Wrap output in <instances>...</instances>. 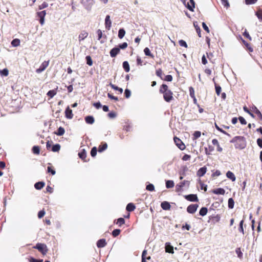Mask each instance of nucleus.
Returning a JSON list of instances; mask_svg holds the SVG:
<instances>
[{
	"label": "nucleus",
	"instance_id": "1",
	"mask_svg": "<svg viewBox=\"0 0 262 262\" xmlns=\"http://www.w3.org/2000/svg\"><path fill=\"white\" fill-rule=\"evenodd\" d=\"M159 92L163 95L164 100L167 102H170L174 99L172 92L169 89L168 85L166 84H162L161 85Z\"/></svg>",
	"mask_w": 262,
	"mask_h": 262
},
{
	"label": "nucleus",
	"instance_id": "2",
	"mask_svg": "<svg viewBox=\"0 0 262 262\" xmlns=\"http://www.w3.org/2000/svg\"><path fill=\"white\" fill-rule=\"evenodd\" d=\"M33 248L37 249L43 255H45L48 251L47 245L42 243H37Z\"/></svg>",
	"mask_w": 262,
	"mask_h": 262
},
{
	"label": "nucleus",
	"instance_id": "3",
	"mask_svg": "<svg viewBox=\"0 0 262 262\" xmlns=\"http://www.w3.org/2000/svg\"><path fill=\"white\" fill-rule=\"evenodd\" d=\"M174 142L178 147L183 150L185 148V145L183 142L179 138L174 137L173 138Z\"/></svg>",
	"mask_w": 262,
	"mask_h": 262
},
{
	"label": "nucleus",
	"instance_id": "4",
	"mask_svg": "<svg viewBox=\"0 0 262 262\" xmlns=\"http://www.w3.org/2000/svg\"><path fill=\"white\" fill-rule=\"evenodd\" d=\"M46 15V10H43L37 13V16L39 18V23L42 25L45 23V17Z\"/></svg>",
	"mask_w": 262,
	"mask_h": 262
},
{
	"label": "nucleus",
	"instance_id": "5",
	"mask_svg": "<svg viewBox=\"0 0 262 262\" xmlns=\"http://www.w3.org/2000/svg\"><path fill=\"white\" fill-rule=\"evenodd\" d=\"M198 207L199 205L196 204H190L187 207V211L189 213L193 214L196 212Z\"/></svg>",
	"mask_w": 262,
	"mask_h": 262
},
{
	"label": "nucleus",
	"instance_id": "6",
	"mask_svg": "<svg viewBox=\"0 0 262 262\" xmlns=\"http://www.w3.org/2000/svg\"><path fill=\"white\" fill-rule=\"evenodd\" d=\"M49 60L43 61L39 68L36 69V72L37 73H40L43 71L49 66Z\"/></svg>",
	"mask_w": 262,
	"mask_h": 262
},
{
	"label": "nucleus",
	"instance_id": "7",
	"mask_svg": "<svg viewBox=\"0 0 262 262\" xmlns=\"http://www.w3.org/2000/svg\"><path fill=\"white\" fill-rule=\"evenodd\" d=\"M185 198L189 201L199 202V199L196 194H191L185 196Z\"/></svg>",
	"mask_w": 262,
	"mask_h": 262
},
{
	"label": "nucleus",
	"instance_id": "8",
	"mask_svg": "<svg viewBox=\"0 0 262 262\" xmlns=\"http://www.w3.org/2000/svg\"><path fill=\"white\" fill-rule=\"evenodd\" d=\"M120 52V50L118 47L113 48L110 52V56L112 57H115Z\"/></svg>",
	"mask_w": 262,
	"mask_h": 262
},
{
	"label": "nucleus",
	"instance_id": "9",
	"mask_svg": "<svg viewBox=\"0 0 262 262\" xmlns=\"http://www.w3.org/2000/svg\"><path fill=\"white\" fill-rule=\"evenodd\" d=\"M65 116L67 119H71L73 117L72 110L68 106L65 111Z\"/></svg>",
	"mask_w": 262,
	"mask_h": 262
},
{
	"label": "nucleus",
	"instance_id": "10",
	"mask_svg": "<svg viewBox=\"0 0 262 262\" xmlns=\"http://www.w3.org/2000/svg\"><path fill=\"white\" fill-rule=\"evenodd\" d=\"M112 26V21L110 19V16L107 15L106 16L105 19V28L109 30L111 27Z\"/></svg>",
	"mask_w": 262,
	"mask_h": 262
},
{
	"label": "nucleus",
	"instance_id": "11",
	"mask_svg": "<svg viewBox=\"0 0 262 262\" xmlns=\"http://www.w3.org/2000/svg\"><path fill=\"white\" fill-rule=\"evenodd\" d=\"M188 168L187 166H183L181 167L179 173L180 174V179L182 180L183 178V176L185 174V173L188 171Z\"/></svg>",
	"mask_w": 262,
	"mask_h": 262
},
{
	"label": "nucleus",
	"instance_id": "12",
	"mask_svg": "<svg viewBox=\"0 0 262 262\" xmlns=\"http://www.w3.org/2000/svg\"><path fill=\"white\" fill-rule=\"evenodd\" d=\"M187 8L190 11L193 12L194 8H195V2L194 0H189V2L187 3Z\"/></svg>",
	"mask_w": 262,
	"mask_h": 262
},
{
	"label": "nucleus",
	"instance_id": "13",
	"mask_svg": "<svg viewBox=\"0 0 262 262\" xmlns=\"http://www.w3.org/2000/svg\"><path fill=\"white\" fill-rule=\"evenodd\" d=\"M105 239L102 238L98 240L97 242V246L98 248H103L106 245Z\"/></svg>",
	"mask_w": 262,
	"mask_h": 262
},
{
	"label": "nucleus",
	"instance_id": "14",
	"mask_svg": "<svg viewBox=\"0 0 262 262\" xmlns=\"http://www.w3.org/2000/svg\"><path fill=\"white\" fill-rule=\"evenodd\" d=\"M161 207L163 210H169L171 208V206L169 203L167 201H164L162 202L161 204Z\"/></svg>",
	"mask_w": 262,
	"mask_h": 262
},
{
	"label": "nucleus",
	"instance_id": "15",
	"mask_svg": "<svg viewBox=\"0 0 262 262\" xmlns=\"http://www.w3.org/2000/svg\"><path fill=\"white\" fill-rule=\"evenodd\" d=\"M242 42L245 46V48L246 49V50L249 51V52H252L253 51V49L252 47H251L250 43H248L246 41H245L244 39H242Z\"/></svg>",
	"mask_w": 262,
	"mask_h": 262
},
{
	"label": "nucleus",
	"instance_id": "16",
	"mask_svg": "<svg viewBox=\"0 0 262 262\" xmlns=\"http://www.w3.org/2000/svg\"><path fill=\"white\" fill-rule=\"evenodd\" d=\"M212 193L216 194H222L224 195L225 193V190L222 188H219L216 189H213L212 190Z\"/></svg>",
	"mask_w": 262,
	"mask_h": 262
},
{
	"label": "nucleus",
	"instance_id": "17",
	"mask_svg": "<svg viewBox=\"0 0 262 262\" xmlns=\"http://www.w3.org/2000/svg\"><path fill=\"white\" fill-rule=\"evenodd\" d=\"M207 171V168L204 166L200 168L197 171V176L199 177H202L204 176Z\"/></svg>",
	"mask_w": 262,
	"mask_h": 262
},
{
	"label": "nucleus",
	"instance_id": "18",
	"mask_svg": "<svg viewBox=\"0 0 262 262\" xmlns=\"http://www.w3.org/2000/svg\"><path fill=\"white\" fill-rule=\"evenodd\" d=\"M88 36V33L85 31H83L81 32V33L79 35V40L80 41L81 40H84L85 38Z\"/></svg>",
	"mask_w": 262,
	"mask_h": 262
},
{
	"label": "nucleus",
	"instance_id": "19",
	"mask_svg": "<svg viewBox=\"0 0 262 262\" xmlns=\"http://www.w3.org/2000/svg\"><path fill=\"white\" fill-rule=\"evenodd\" d=\"M212 143L214 145L216 146L217 147V150L218 151L221 152L222 151V148L220 146V144L218 142V140L216 139H214L212 140Z\"/></svg>",
	"mask_w": 262,
	"mask_h": 262
},
{
	"label": "nucleus",
	"instance_id": "20",
	"mask_svg": "<svg viewBox=\"0 0 262 262\" xmlns=\"http://www.w3.org/2000/svg\"><path fill=\"white\" fill-rule=\"evenodd\" d=\"M135 205L132 203H128L126 207V210L128 212L133 211L135 209Z\"/></svg>",
	"mask_w": 262,
	"mask_h": 262
},
{
	"label": "nucleus",
	"instance_id": "21",
	"mask_svg": "<svg viewBox=\"0 0 262 262\" xmlns=\"http://www.w3.org/2000/svg\"><path fill=\"white\" fill-rule=\"evenodd\" d=\"M85 121L86 123L90 124H92L94 123L95 120H94V118L93 116H88L85 117Z\"/></svg>",
	"mask_w": 262,
	"mask_h": 262
},
{
	"label": "nucleus",
	"instance_id": "22",
	"mask_svg": "<svg viewBox=\"0 0 262 262\" xmlns=\"http://www.w3.org/2000/svg\"><path fill=\"white\" fill-rule=\"evenodd\" d=\"M185 183L184 181L180 182L179 184H177L176 186V190L177 192H180L182 190V188L184 186Z\"/></svg>",
	"mask_w": 262,
	"mask_h": 262
},
{
	"label": "nucleus",
	"instance_id": "23",
	"mask_svg": "<svg viewBox=\"0 0 262 262\" xmlns=\"http://www.w3.org/2000/svg\"><path fill=\"white\" fill-rule=\"evenodd\" d=\"M81 3L86 8H89L93 4V0H82Z\"/></svg>",
	"mask_w": 262,
	"mask_h": 262
},
{
	"label": "nucleus",
	"instance_id": "24",
	"mask_svg": "<svg viewBox=\"0 0 262 262\" xmlns=\"http://www.w3.org/2000/svg\"><path fill=\"white\" fill-rule=\"evenodd\" d=\"M57 88L50 90L47 94V96H49L50 98H53L57 94Z\"/></svg>",
	"mask_w": 262,
	"mask_h": 262
},
{
	"label": "nucleus",
	"instance_id": "25",
	"mask_svg": "<svg viewBox=\"0 0 262 262\" xmlns=\"http://www.w3.org/2000/svg\"><path fill=\"white\" fill-rule=\"evenodd\" d=\"M147 250H143L142 254V261L141 262H146V259L149 260L151 257L150 256H148L147 257H146V255H147Z\"/></svg>",
	"mask_w": 262,
	"mask_h": 262
},
{
	"label": "nucleus",
	"instance_id": "26",
	"mask_svg": "<svg viewBox=\"0 0 262 262\" xmlns=\"http://www.w3.org/2000/svg\"><path fill=\"white\" fill-rule=\"evenodd\" d=\"M79 157L83 160L84 161H86V153L84 149H83L78 154Z\"/></svg>",
	"mask_w": 262,
	"mask_h": 262
},
{
	"label": "nucleus",
	"instance_id": "27",
	"mask_svg": "<svg viewBox=\"0 0 262 262\" xmlns=\"http://www.w3.org/2000/svg\"><path fill=\"white\" fill-rule=\"evenodd\" d=\"M198 187L200 188L201 190H203L205 191H206L207 189V185L203 183V181H199Z\"/></svg>",
	"mask_w": 262,
	"mask_h": 262
},
{
	"label": "nucleus",
	"instance_id": "28",
	"mask_svg": "<svg viewBox=\"0 0 262 262\" xmlns=\"http://www.w3.org/2000/svg\"><path fill=\"white\" fill-rule=\"evenodd\" d=\"M253 112L258 116L260 120L262 121V114L256 106L252 107Z\"/></svg>",
	"mask_w": 262,
	"mask_h": 262
},
{
	"label": "nucleus",
	"instance_id": "29",
	"mask_svg": "<svg viewBox=\"0 0 262 262\" xmlns=\"http://www.w3.org/2000/svg\"><path fill=\"white\" fill-rule=\"evenodd\" d=\"M123 68L126 72H128L130 70V67L128 62L125 61L122 63Z\"/></svg>",
	"mask_w": 262,
	"mask_h": 262
},
{
	"label": "nucleus",
	"instance_id": "30",
	"mask_svg": "<svg viewBox=\"0 0 262 262\" xmlns=\"http://www.w3.org/2000/svg\"><path fill=\"white\" fill-rule=\"evenodd\" d=\"M45 185V183L42 181H39L35 183L34 187L36 189H41Z\"/></svg>",
	"mask_w": 262,
	"mask_h": 262
},
{
	"label": "nucleus",
	"instance_id": "31",
	"mask_svg": "<svg viewBox=\"0 0 262 262\" xmlns=\"http://www.w3.org/2000/svg\"><path fill=\"white\" fill-rule=\"evenodd\" d=\"M144 52L146 56H149L152 58L154 57V55L152 53H151V52L148 48H145L144 49Z\"/></svg>",
	"mask_w": 262,
	"mask_h": 262
},
{
	"label": "nucleus",
	"instance_id": "32",
	"mask_svg": "<svg viewBox=\"0 0 262 262\" xmlns=\"http://www.w3.org/2000/svg\"><path fill=\"white\" fill-rule=\"evenodd\" d=\"M208 209L206 207H202L199 211V214L201 216H205L206 215Z\"/></svg>",
	"mask_w": 262,
	"mask_h": 262
},
{
	"label": "nucleus",
	"instance_id": "33",
	"mask_svg": "<svg viewBox=\"0 0 262 262\" xmlns=\"http://www.w3.org/2000/svg\"><path fill=\"white\" fill-rule=\"evenodd\" d=\"M226 176L228 178L231 179V180H235V177L233 173L231 171H228L226 173Z\"/></svg>",
	"mask_w": 262,
	"mask_h": 262
},
{
	"label": "nucleus",
	"instance_id": "34",
	"mask_svg": "<svg viewBox=\"0 0 262 262\" xmlns=\"http://www.w3.org/2000/svg\"><path fill=\"white\" fill-rule=\"evenodd\" d=\"M60 149V145L59 144H56L55 145H54L52 147L51 150L53 152H58L59 151Z\"/></svg>",
	"mask_w": 262,
	"mask_h": 262
},
{
	"label": "nucleus",
	"instance_id": "35",
	"mask_svg": "<svg viewBox=\"0 0 262 262\" xmlns=\"http://www.w3.org/2000/svg\"><path fill=\"white\" fill-rule=\"evenodd\" d=\"M125 34V31L124 29H120L118 32V37L122 39Z\"/></svg>",
	"mask_w": 262,
	"mask_h": 262
},
{
	"label": "nucleus",
	"instance_id": "36",
	"mask_svg": "<svg viewBox=\"0 0 262 262\" xmlns=\"http://www.w3.org/2000/svg\"><path fill=\"white\" fill-rule=\"evenodd\" d=\"M107 145L106 143L101 144L99 145V146L98 147V151L99 152H102V151H104V150H105L107 148Z\"/></svg>",
	"mask_w": 262,
	"mask_h": 262
},
{
	"label": "nucleus",
	"instance_id": "37",
	"mask_svg": "<svg viewBox=\"0 0 262 262\" xmlns=\"http://www.w3.org/2000/svg\"><path fill=\"white\" fill-rule=\"evenodd\" d=\"M228 207L230 209L233 208L234 205V201L232 198L229 199L228 202Z\"/></svg>",
	"mask_w": 262,
	"mask_h": 262
},
{
	"label": "nucleus",
	"instance_id": "38",
	"mask_svg": "<svg viewBox=\"0 0 262 262\" xmlns=\"http://www.w3.org/2000/svg\"><path fill=\"white\" fill-rule=\"evenodd\" d=\"M11 45L13 47H17L20 45V40L16 38L13 39L11 42Z\"/></svg>",
	"mask_w": 262,
	"mask_h": 262
},
{
	"label": "nucleus",
	"instance_id": "39",
	"mask_svg": "<svg viewBox=\"0 0 262 262\" xmlns=\"http://www.w3.org/2000/svg\"><path fill=\"white\" fill-rule=\"evenodd\" d=\"M32 152L35 155H39L40 152V148L38 146H34L32 148Z\"/></svg>",
	"mask_w": 262,
	"mask_h": 262
},
{
	"label": "nucleus",
	"instance_id": "40",
	"mask_svg": "<svg viewBox=\"0 0 262 262\" xmlns=\"http://www.w3.org/2000/svg\"><path fill=\"white\" fill-rule=\"evenodd\" d=\"M110 85L113 89L116 90V91H118L120 92V93H121V94L122 93L123 89L122 88H120L118 86H116L115 85H114L111 83L110 84Z\"/></svg>",
	"mask_w": 262,
	"mask_h": 262
},
{
	"label": "nucleus",
	"instance_id": "41",
	"mask_svg": "<svg viewBox=\"0 0 262 262\" xmlns=\"http://www.w3.org/2000/svg\"><path fill=\"white\" fill-rule=\"evenodd\" d=\"M205 150L206 154L207 155H209L211 154V152L214 150V148L211 146H209L208 148H205Z\"/></svg>",
	"mask_w": 262,
	"mask_h": 262
},
{
	"label": "nucleus",
	"instance_id": "42",
	"mask_svg": "<svg viewBox=\"0 0 262 262\" xmlns=\"http://www.w3.org/2000/svg\"><path fill=\"white\" fill-rule=\"evenodd\" d=\"M244 220H242L240 223H239V228H238V230L240 232H241L243 234H244L245 233H244V228H243V224H244Z\"/></svg>",
	"mask_w": 262,
	"mask_h": 262
},
{
	"label": "nucleus",
	"instance_id": "43",
	"mask_svg": "<svg viewBox=\"0 0 262 262\" xmlns=\"http://www.w3.org/2000/svg\"><path fill=\"white\" fill-rule=\"evenodd\" d=\"M64 129L62 127H59L56 134L58 136H62L64 134Z\"/></svg>",
	"mask_w": 262,
	"mask_h": 262
},
{
	"label": "nucleus",
	"instance_id": "44",
	"mask_svg": "<svg viewBox=\"0 0 262 262\" xmlns=\"http://www.w3.org/2000/svg\"><path fill=\"white\" fill-rule=\"evenodd\" d=\"M193 24H194V27L195 30L198 34L199 37H201V30L200 27L197 24H195V23H194Z\"/></svg>",
	"mask_w": 262,
	"mask_h": 262
},
{
	"label": "nucleus",
	"instance_id": "45",
	"mask_svg": "<svg viewBox=\"0 0 262 262\" xmlns=\"http://www.w3.org/2000/svg\"><path fill=\"white\" fill-rule=\"evenodd\" d=\"M235 252L237 254L238 257L240 259L243 258V253L240 248H237L235 250Z\"/></svg>",
	"mask_w": 262,
	"mask_h": 262
},
{
	"label": "nucleus",
	"instance_id": "46",
	"mask_svg": "<svg viewBox=\"0 0 262 262\" xmlns=\"http://www.w3.org/2000/svg\"><path fill=\"white\" fill-rule=\"evenodd\" d=\"M116 224L118 225L119 226H121L122 225L125 224V220L122 217H120L117 220Z\"/></svg>",
	"mask_w": 262,
	"mask_h": 262
},
{
	"label": "nucleus",
	"instance_id": "47",
	"mask_svg": "<svg viewBox=\"0 0 262 262\" xmlns=\"http://www.w3.org/2000/svg\"><path fill=\"white\" fill-rule=\"evenodd\" d=\"M86 63L90 66H91L93 65V60L92 59V58L90 56H86L85 57Z\"/></svg>",
	"mask_w": 262,
	"mask_h": 262
},
{
	"label": "nucleus",
	"instance_id": "48",
	"mask_svg": "<svg viewBox=\"0 0 262 262\" xmlns=\"http://www.w3.org/2000/svg\"><path fill=\"white\" fill-rule=\"evenodd\" d=\"M156 75L160 77L161 79H163L162 75L163 71L161 69H158L156 72Z\"/></svg>",
	"mask_w": 262,
	"mask_h": 262
},
{
	"label": "nucleus",
	"instance_id": "49",
	"mask_svg": "<svg viewBox=\"0 0 262 262\" xmlns=\"http://www.w3.org/2000/svg\"><path fill=\"white\" fill-rule=\"evenodd\" d=\"M201 135V133L200 131H195L193 134V139H196L200 137Z\"/></svg>",
	"mask_w": 262,
	"mask_h": 262
},
{
	"label": "nucleus",
	"instance_id": "50",
	"mask_svg": "<svg viewBox=\"0 0 262 262\" xmlns=\"http://www.w3.org/2000/svg\"><path fill=\"white\" fill-rule=\"evenodd\" d=\"M146 189L148 191H153L155 190V187L153 184L149 183L146 186Z\"/></svg>",
	"mask_w": 262,
	"mask_h": 262
},
{
	"label": "nucleus",
	"instance_id": "51",
	"mask_svg": "<svg viewBox=\"0 0 262 262\" xmlns=\"http://www.w3.org/2000/svg\"><path fill=\"white\" fill-rule=\"evenodd\" d=\"M120 232H121V230L120 229H115L112 232V235L114 237H116L120 234Z\"/></svg>",
	"mask_w": 262,
	"mask_h": 262
},
{
	"label": "nucleus",
	"instance_id": "52",
	"mask_svg": "<svg viewBox=\"0 0 262 262\" xmlns=\"http://www.w3.org/2000/svg\"><path fill=\"white\" fill-rule=\"evenodd\" d=\"M9 71L7 69H4L3 70L0 71V74L2 76H7L8 75Z\"/></svg>",
	"mask_w": 262,
	"mask_h": 262
},
{
	"label": "nucleus",
	"instance_id": "53",
	"mask_svg": "<svg viewBox=\"0 0 262 262\" xmlns=\"http://www.w3.org/2000/svg\"><path fill=\"white\" fill-rule=\"evenodd\" d=\"M166 186L167 188H172L174 186L173 181H166Z\"/></svg>",
	"mask_w": 262,
	"mask_h": 262
},
{
	"label": "nucleus",
	"instance_id": "54",
	"mask_svg": "<svg viewBox=\"0 0 262 262\" xmlns=\"http://www.w3.org/2000/svg\"><path fill=\"white\" fill-rule=\"evenodd\" d=\"M215 128L217 129V130L220 131V132L222 133L223 134L229 136V134H228L226 132L222 129L221 128H220L216 123H215Z\"/></svg>",
	"mask_w": 262,
	"mask_h": 262
},
{
	"label": "nucleus",
	"instance_id": "55",
	"mask_svg": "<svg viewBox=\"0 0 262 262\" xmlns=\"http://www.w3.org/2000/svg\"><path fill=\"white\" fill-rule=\"evenodd\" d=\"M165 251L168 253H173V247L171 246H166L165 247Z\"/></svg>",
	"mask_w": 262,
	"mask_h": 262
},
{
	"label": "nucleus",
	"instance_id": "56",
	"mask_svg": "<svg viewBox=\"0 0 262 262\" xmlns=\"http://www.w3.org/2000/svg\"><path fill=\"white\" fill-rule=\"evenodd\" d=\"M243 35L246 38L248 39L250 41H251L252 40L251 37L250 36L249 33H248V32L247 31V30L246 29H245L244 32L243 33Z\"/></svg>",
	"mask_w": 262,
	"mask_h": 262
},
{
	"label": "nucleus",
	"instance_id": "57",
	"mask_svg": "<svg viewBox=\"0 0 262 262\" xmlns=\"http://www.w3.org/2000/svg\"><path fill=\"white\" fill-rule=\"evenodd\" d=\"M131 129H132V126L128 123H126L123 126V129L126 132L130 131Z\"/></svg>",
	"mask_w": 262,
	"mask_h": 262
},
{
	"label": "nucleus",
	"instance_id": "58",
	"mask_svg": "<svg viewBox=\"0 0 262 262\" xmlns=\"http://www.w3.org/2000/svg\"><path fill=\"white\" fill-rule=\"evenodd\" d=\"M97 149L96 147H94L92 148L91 151V155L92 157H95L97 154Z\"/></svg>",
	"mask_w": 262,
	"mask_h": 262
},
{
	"label": "nucleus",
	"instance_id": "59",
	"mask_svg": "<svg viewBox=\"0 0 262 262\" xmlns=\"http://www.w3.org/2000/svg\"><path fill=\"white\" fill-rule=\"evenodd\" d=\"M179 43L180 46L181 47H184L186 48H187L188 47L187 43L184 40H182V39L180 40L179 41Z\"/></svg>",
	"mask_w": 262,
	"mask_h": 262
},
{
	"label": "nucleus",
	"instance_id": "60",
	"mask_svg": "<svg viewBox=\"0 0 262 262\" xmlns=\"http://www.w3.org/2000/svg\"><path fill=\"white\" fill-rule=\"evenodd\" d=\"M128 44L127 42H123L118 45V47L120 49H125L127 47Z\"/></svg>",
	"mask_w": 262,
	"mask_h": 262
},
{
	"label": "nucleus",
	"instance_id": "61",
	"mask_svg": "<svg viewBox=\"0 0 262 262\" xmlns=\"http://www.w3.org/2000/svg\"><path fill=\"white\" fill-rule=\"evenodd\" d=\"M189 94H190V97L191 98L195 97V93H194V89L191 86L189 88Z\"/></svg>",
	"mask_w": 262,
	"mask_h": 262
},
{
	"label": "nucleus",
	"instance_id": "62",
	"mask_svg": "<svg viewBox=\"0 0 262 262\" xmlns=\"http://www.w3.org/2000/svg\"><path fill=\"white\" fill-rule=\"evenodd\" d=\"M215 87L216 93L218 96H219L220 95V93H221V90H222L221 87L218 85H215Z\"/></svg>",
	"mask_w": 262,
	"mask_h": 262
},
{
	"label": "nucleus",
	"instance_id": "63",
	"mask_svg": "<svg viewBox=\"0 0 262 262\" xmlns=\"http://www.w3.org/2000/svg\"><path fill=\"white\" fill-rule=\"evenodd\" d=\"M256 15L260 20L262 21V10L257 11Z\"/></svg>",
	"mask_w": 262,
	"mask_h": 262
},
{
	"label": "nucleus",
	"instance_id": "64",
	"mask_svg": "<svg viewBox=\"0 0 262 262\" xmlns=\"http://www.w3.org/2000/svg\"><path fill=\"white\" fill-rule=\"evenodd\" d=\"M29 261L30 262H42L43 260L42 259H36L33 257H31L29 258Z\"/></svg>",
	"mask_w": 262,
	"mask_h": 262
}]
</instances>
